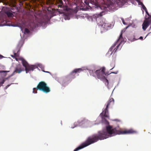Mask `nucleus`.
<instances>
[{"label": "nucleus", "mask_w": 151, "mask_h": 151, "mask_svg": "<svg viewBox=\"0 0 151 151\" xmlns=\"http://www.w3.org/2000/svg\"><path fill=\"white\" fill-rule=\"evenodd\" d=\"M96 142V134H95L88 137L86 141L81 145L76 148L74 151H77L92 144Z\"/></svg>", "instance_id": "f257e3e1"}, {"label": "nucleus", "mask_w": 151, "mask_h": 151, "mask_svg": "<svg viewBox=\"0 0 151 151\" xmlns=\"http://www.w3.org/2000/svg\"><path fill=\"white\" fill-rule=\"evenodd\" d=\"M36 90L42 91L45 93H49L50 91V89L47 86L46 83L43 81H41L39 82L37 87L36 88H33V92L34 93H37Z\"/></svg>", "instance_id": "f03ea898"}, {"label": "nucleus", "mask_w": 151, "mask_h": 151, "mask_svg": "<svg viewBox=\"0 0 151 151\" xmlns=\"http://www.w3.org/2000/svg\"><path fill=\"white\" fill-rule=\"evenodd\" d=\"M122 32H121V34L120 35L119 38L117 42H115L109 49V52H111V55L113 52H114V53L113 55V56H116V55L114 54L115 52H116L117 49L120 45L122 40Z\"/></svg>", "instance_id": "7ed1b4c3"}, {"label": "nucleus", "mask_w": 151, "mask_h": 151, "mask_svg": "<svg viewBox=\"0 0 151 151\" xmlns=\"http://www.w3.org/2000/svg\"><path fill=\"white\" fill-rule=\"evenodd\" d=\"M114 104V100L113 98H110L107 102L106 108L103 111L100 115L101 116H104L108 118L109 117V112L108 108L109 107H112Z\"/></svg>", "instance_id": "20e7f679"}, {"label": "nucleus", "mask_w": 151, "mask_h": 151, "mask_svg": "<svg viewBox=\"0 0 151 151\" xmlns=\"http://www.w3.org/2000/svg\"><path fill=\"white\" fill-rule=\"evenodd\" d=\"M19 60L22 61L23 66L25 68L26 73H28L29 71H33L35 69L37 68L36 65H29L28 63L22 58H20Z\"/></svg>", "instance_id": "39448f33"}, {"label": "nucleus", "mask_w": 151, "mask_h": 151, "mask_svg": "<svg viewBox=\"0 0 151 151\" xmlns=\"http://www.w3.org/2000/svg\"><path fill=\"white\" fill-rule=\"evenodd\" d=\"M106 70L105 67H102L99 70H97L95 72L98 78L101 80L104 78L105 76L104 75V71Z\"/></svg>", "instance_id": "423d86ee"}, {"label": "nucleus", "mask_w": 151, "mask_h": 151, "mask_svg": "<svg viewBox=\"0 0 151 151\" xmlns=\"http://www.w3.org/2000/svg\"><path fill=\"white\" fill-rule=\"evenodd\" d=\"M96 21L97 24L98 25L101 26V27H102L103 29V30H107L109 27H111V24H110L106 22H103L101 20V19H99V22L97 20H96Z\"/></svg>", "instance_id": "0eeeda50"}, {"label": "nucleus", "mask_w": 151, "mask_h": 151, "mask_svg": "<svg viewBox=\"0 0 151 151\" xmlns=\"http://www.w3.org/2000/svg\"><path fill=\"white\" fill-rule=\"evenodd\" d=\"M83 70L81 68H77L74 69L68 76V78L73 79L76 77L75 75L78 73H80Z\"/></svg>", "instance_id": "6e6552de"}, {"label": "nucleus", "mask_w": 151, "mask_h": 151, "mask_svg": "<svg viewBox=\"0 0 151 151\" xmlns=\"http://www.w3.org/2000/svg\"><path fill=\"white\" fill-rule=\"evenodd\" d=\"M84 2L85 4L89 7H91V6L89 5V4L94 5L95 6H97L98 5V2L96 0L94 1V0H84Z\"/></svg>", "instance_id": "1a4fd4ad"}, {"label": "nucleus", "mask_w": 151, "mask_h": 151, "mask_svg": "<svg viewBox=\"0 0 151 151\" xmlns=\"http://www.w3.org/2000/svg\"><path fill=\"white\" fill-rule=\"evenodd\" d=\"M150 24H151V20H146L144 21L142 24V29L144 30H145L148 27Z\"/></svg>", "instance_id": "9d476101"}, {"label": "nucleus", "mask_w": 151, "mask_h": 151, "mask_svg": "<svg viewBox=\"0 0 151 151\" xmlns=\"http://www.w3.org/2000/svg\"><path fill=\"white\" fill-rule=\"evenodd\" d=\"M24 70V68L21 67L17 66L15 68V69L13 73L14 74L15 73H19L22 71Z\"/></svg>", "instance_id": "9b49d317"}, {"label": "nucleus", "mask_w": 151, "mask_h": 151, "mask_svg": "<svg viewBox=\"0 0 151 151\" xmlns=\"http://www.w3.org/2000/svg\"><path fill=\"white\" fill-rule=\"evenodd\" d=\"M109 6L108 4H104L98 7L97 8L98 9H101V10H106Z\"/></svg>", "instance_id": "f8f14e48"}, {"label": "nucleus", "mask_w": 151, "mask_h": 151, "mask_svg": "<svg viewBox=\"0 0 151 151\" xmlns=\"http://www.w3.org/2000/svg\"><path fill=\"white\" fill-rule=\"evenodd\" d=\"M104 14V11H102L99 14H96L95 15H94L95 17V18H99V17H101Z\"/></svg>", "instance_id": "ddd939ff"}, {"label": "nucleus", "mask_w": 151, "mask_h": 151, "mask_svg": "<svg viewBox=\"0 0 151 151\" xmlns=\"http://www.w3.org/2000/svg\"><path fill=\"white\" fill-rule=\"evenodd\" d=\"M101 81H103L104 83H105V84L107 86H108L109 85V82L108 80L105 77H104V78L102 80H101Z\"/></svg>", "instance_id": "4468645a"}, {"label": "nucleus", "mask_w": 151, "mask_h": 151, "mask_svg": "<svg viewBox=\"0 0 151 151\" xmlns=\"http://www.w3.org/2000/svg\"><path fill=\"white\" fill-rule=\"evenodd\" d=\"M117 73V72H113L110 73L109 71L105 72V71H104V75L105 76H108L111 73H114L115 74H116Z\"/></svg>", "instance_id": "2eb2a0df"}, {"label": "nucleus", "mask_w": 151, "mask_h": 151, "mask_svg": "<svg viewBox=\"0 0 151 151\" xmlns=\"http://www.w3.org/2000/svg\"><path fill=\"white\" fill-rule=\"evenodd\" d=\"M5 13L6 14L8 17H12L13 16V14L12 13L9 11H7L5 12Z\"/></svg>", "instance_id": "dca6fc26"}, {"label": "nucleus", "mask_w": 151, "mask_h": 151, "mask_svg": "<svg viewBox=\"0 0 151 151\" xmlns=\"http://www.w3.org/2000/svg\"><path fill=\"white\" fill-rule=\"evenodd\" d=\"M59 3L60 4L59 5H58V7L62 8L63 5V2L61 0H59Z\"/></svg>", "instance_id": "f3484780"}, {"label": "nucleus", "mask_w": 151, "mask_h": 151, "mask_svg": "<svg viewBox=\"0 0 151 151\" xmlns=\"http://www.w3.org/2000/svg\"><path fill=\"white\" fill-rule=\"evenodd\" d=\"M24 32L27 34H29L30 32V31L27 28H25L24 29Z\"/></svg>", "instance_id": "a211bd4d"}, {"label": "nucleus", "mask_w": 151, "mask_h": 151, "mask_svg": "<svg viewBox=\"0 0 151 151\" xmlns=\"http://www.w3.org/2000/svg\"><path fill=\"white\" fill-rule=\"evenodd\" d=\"M148 18H146V16L145 17V19L146 20H150V19L151 20V15H150L149 14V15H148Z\"/></svg>", "instance_id": "6ab92c4d"}, {"label": "nucleus", "mask_w": 151, "mask_h": 151, "mask_svg": "<svg viewBox=\"0 0 151 151\" xmlns=\"http://www.w3.org/2000/svg\"><path fill=\"white\" fill-rule=\"evenodd\" d=\"M137 1L139 5H141V6H142V5L143 4V3L142 2H141L139 0H137Z\"/></svg>", "instance_id": "aec40b11"}, {"label": "nucleus", "mask_w": 151, "mask_h": 151, "mask_svg": "<svg viewBox=\"0 0 151 151\" xmlns=\"http://www.w3.org/2000/svg\"><path fill=\"white\" fill-rule=\"evenodd\" d=\"M141 6H142V9H143L145 11L147 9V8H146V7H145V6H144V4L142 5Z\"/></svg>", "instance_id": "412c9836"}, {"label": "nucleus", "mask_w": 151, "mask_h": 151, "mask_svg": "<svg viewBox=\"0 0 151 151\" xmlns=\"http://www.w3.org/2000/svg\"><path fill=\"white\" fill-rule=\"evenodd\" d=\"M121 19H122V23H123V24H124V25H126L127 24L125 23V22H124V19L123 18H122Z\"/></svg>", "instance_id": "4be33fe9"}, {"label": "nucleus", "mask_w": 151, "mask_h": 151, "mask_svg": "<svg viewBox=\"0 0 151 151\" xmlns=\"http://www.w3.org/2000/svg\"><path fill=\"white\" fill-rule=\"evenodd\" d=\"M4 80H3L2 81L0 82V86L2 85V84L4 83Z\"/></svg>", "instance_id": "5701e85b"}, {"label": "nucleus", "mask_w": 151, "mask_h": 151, "mask_svg": "<svg viewBox=\"0 0 151 151\" xmlns=\"http://www.w3.org/2000/svg\"><path fill=\"white\" fill-rule=\"evenodd\" d=\"M14 55L16 57H17L19 56L18 54L17 53H15L14 54Z\"/></svg>", "instance_id": "b1692460"}, {"label": "nucleus", "mask_w": 151, "mask_h": 151, "mask_svg": "<svg viewBox=\"0 0 151 151\" xmlns=\"http://www.w3.org/2000/svg\"><path fill=\"white\" fill-rule=\"evenodd\" d=\"M145 12H146V14L148 15H149V13H148V12L147 11V9L146 10H145Z\"/></svg>", "instance_id": "393cba45"}, {"label": "nucleus", "mask_w": 151, "mask_h": 151, "mask_svg": "<svg viewBox=\"0 0 151 151\" xmlns=\"http://www.w3.org/2000/svg\"><path fill=\"white\" fill-rule=\"evenodd\" d=\"M58 12L60 14H62L64 13V12L63 11L60 12V11H59Z\"/></svg>", "instance_id": "a878e982"}, {"label": "nucleus", "mask_w": 151, "mask_h": 151, "mask_svg": "<svg viewBox=\"0 0 151 151\" xmlns=\"http://www.w3.org/2000/svg\"><path fill=\"white\" fill-rule=\"evenodd\" d=\"M114 120L115 121H116L117 122H121L120 120H118V119H115Z\"/></svg>", "instance_id": "bb28decb"}, {"label": "nucleus", "mask_w": 151, "mask_h": 151, "mask_svg": "<svg viewBox=\"0 0 151 151\" xmlns=\"http://www.w3.org/2000/svg\"><path fill=\"white\" fill-rule=\"evenodd\" d=\"M139 39L141 40H143V37L142 36H141L139 37Z\"/></svg>", "instance_id": "cd10ccee"}, {"label": "nucleus", "mask_w": 151, "mask_h": 151, "mask_svg": "<svg viewBox=\"0 0 151 151\" xmlns=\"http://www.w3.org/2000/svg\"><path fill=\"white\" fill-rule=\"evenodd\" d=\"M132 132H133V133H137V132L136 131H134V130H133Z\"/></svg>", "instance_id": "c85d7f7f"}, {"label": "nucleus", "mask_w": 151, "mask_h": 151, "mask_svg": "<svg viewBox=\"0 0 151 151\" xmlns=\"http://www.w3.org/2000/svg\"><path fill=\"white\" fill-rule=\"evenodd\" d=\"M3 57H4L3 56H2L1 55H0V59H1Z\"/></svg>", "instance_id": "c756f323"}, {"label": "nucleus", "mask_w": 151, "mask_h": 151, "mask_svg": "<svg viewBox=\"0 0 151 151\" xmlns=\"http://www.w3.org/2000/svg\"><path fill=\"white\" fill-rule=\"evenodd\" d=\"M131 25V24H130V25H129L127 27H125V29H127V28H128Z\"/></svg>", "instance_id": "7c9ffc66"}, {"label": "nucleus", "mask_w": 151, "mask_h": 151, "mask_svg": "<svg viewBox=\"0 0 151 151\" xmlns=\"http://www.w3.org/2000/svg\"><path fill=\"white\" fill-rule=\"evenodd\" d=\"M43 71L45 72H46V73H50L49 72H48V71Z\"/></svg>", "instance_id": "2f4dec72"}, {"label": "nucleus", "mask_w": 151, "mask_h": 151, "mask_svg": "<svg viewBox=\"0 0 151 151\" xmlns=\"http://www.w3.org/2000/svg\"><path fill=\"white\" fill-rule=\"evenodd\" d=\"M128 0L130 1L131 3H132V0Z\"/></svg>", "instance_id": "473e14b6"}, {"label": "nucleus", "mask_w": 151, "mask_h": 151, "mask_svg": "<svg viewBox=\"0 0 151 151\" xmlns=\"http://www.w3.org/2000/svg\"><path fill=\"white\" fill-rule=\"evenodd\" d=\"M106 122L107 123H108V124L109 123V122L108 121H106Z\"/></svg>", "instance_id": "72a5a7b5"}, {"label": "nucleus", "mask_w": 151, "mask_h": 151, "mask_svg": "<svg viewBox=\"0 0 151 151\" xmlns=\"http://www.w3.org/2000/svg\"><path fill=\"white\" fill-rule=\"evenodd\" d=\"M114 67L113 68H112L110 70H112V69H113L114 68Z\"/></svg>", "instance_id": "f704fd0d"}, {"label": "nucleus", "mask_w": 151, "mask_h": 151, "mask_svg": "<svg viewBox=\"0 0 151 151\" xmlns=\"http://www.w3.org/2000/svg\"><path fill=\"white\" fill-rule=\"evenodd\" d=\"M6 72V71H3V72Z\"/></svg>", "instance_id": "c9c22d12"}, {"label": "nucleus", "mask_w": 151, "mask_h": 151, "mask_svg": "<svg viewBox=\"0 0 151 151\" xmlns=\"http://www.w3.org/2000/svg\"><path fill=\"white\" fill-rule=\"evenodd\" d=\"M46 145L47 146V144H46Z\"/></svg>", "instance_id": "e433bc0d"}, {"label": "nucleus", "mask_w": 151, "mask_h": 151, "mask_svg": "<svg viewBox=\"0 0 151 151\" xmlns=\"http://www.w3.org/2000/svg\"><path fill=\"white\" fill-rule=\"evenodd\" d=\"M71 128H74V127H71Z\"/></svg>", "instance_id": "4c0bfd02"}, {"label": "nucleus", "mask_w": 151, "mask_h": 151, "mask_svg": "<svg viewBox=\"0 0 151 151\" xmlns=\"http://www.w3.org/2000/svg\"><path fill=\"white\" fill-rule=\"evenodd\" d=\"M102 28L103 29V30H104L103 29L102 27H101V29H102Z\"/></svg>", "instance_id": "58836bf2"}, {"label": "nucleus", "mask_w": 151, "mask_h": 151, "mask_svg": "<svg viewBox=\"0 0 151 151\" xmlns=\"http://www.w3.org/2000/svg\"><path fill=\"white\" fill-rule=\"evenodd\" d=\"M119 1H121V0H118Z\"/></svg>", "instance_id": "ea45409f"}, {"label": "nucleus", "mask_w": 151, "mask_h": 151, "mask_svg": "<svg viewBox=\"0 0 151 151\" xmlns=\"http://www.w3.org/2000/svg\"><path fill=\"white\" fill-rule=\"evenodd\" d=\"M16 60H17V58H16Z\"/></svg>", "instance_id": "a19ab883"}]
</instances>
